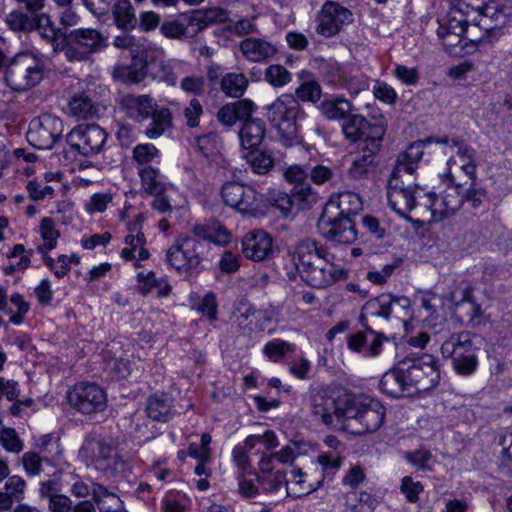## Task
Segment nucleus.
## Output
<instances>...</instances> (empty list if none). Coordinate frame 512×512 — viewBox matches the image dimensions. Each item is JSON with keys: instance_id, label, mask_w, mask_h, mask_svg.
Here are the masks:
<instances>
[{"instance_id": "5701e85b", "label": "nucleus", "mask_w": 512, "mask_h": 512, "mask_svg": "<svg viewBox=\"0 0 512 512\" xmlns=\"http://www.w3.org/2000/svg\"><path fill=\"white\" fill-rule=\"evenodd\" d=\"M243 57L253 63H262L273 58L278 50L275 44L259 37H247L239 43Z\"/></svg>"}, {"instance_id": "e433bc0d", "label": "nucleus", "mask_w": 512, "mask_h": 512, "mask_svg": "<svg viewBox=\"0 0 512 512\" xmlns=\"http://www.w3.org/2000/svg\"><path fill=\"white\" fill-rule=\"evenodd\" d=\"M482 338L470 332H461L452 334L441 347L442 352H468L470 350H479Z\"/></svg>"}, {"instance_id": "aec40b11", "label": "nucleus", "mask_w": 512, "mask_h": 512, "mask_svg": "<svg viewBox=\"0 0 512 512\" xmlns=\"http://www.w3.org/2000/svg\"><path fill=\"white\" fill-rule=\"evenodd\" d=\"M301 278L314 288H326L345 277V271L334 263V260L325 259L320 265H314L304 270Z\"/></svg>"}, {"instance_id": "c756f323", "label": "nucleus", "mask_w": 512, "mask_h": 512, "mask_svg": "<svg viewBox=\"0 0 512 512\" xmlns=\"http://www.w3.org/2000/svg\"><path fill=\"white\" fill-rule=\"evenodd\" d=\"M266 126L263 120L258 118H247L240 131L239 138L243 149H256L264 140Z\"/></svg>"}, {"instance_id": "b1692460", "label": "nucleus", "mask_w": 512, "mask_h": 512, "mask_svg": "<svg viewBox=\"0 0 512 512\" xmlns=\"http://www.w3.org/2000/svg\"><path fill=\"white\" fill-rule=\"evenodd\" d=\"M174 398L167 392H156L146 400L145 412L149 419L166 423L176 415Z\"/></svg>"}, {"instance_id": "4468645a", "label": "nucleus", "mask_w": 512, "mask_h": 512, "mask_svg": "<svg viewBox=\"0 0 512 512\" xmlns=\"http://www.w3.org/2000/svg\"><path fill=\"white\" fill-rule=\"evenodd\" d=\"M317 34L330 38L353 22L352 12L334 1H326L317 14Z\"/></svg>"}, {"instance_id": "0e129e2a", "label": "nucleus", "mask_w": 512, "mask_h": 512, "mask_svg": "<svg viewBox=\"0 0 512 512\" xmlns=\"http://www.w3.org/2000/svg\"><path fill=\"white\" fill-rule=\"evenodd\" d=\"M197 311L205 316L210 322L218 318V303L215 293L207 292L199 304Z\"/></svg>"}, {"instance_id": "c85d7f7f", "label": "nucleus", "mask_w": 512, "mask_h": 512, "mask_svg": "<svg viewBox=\"0 0 512 512\" xmlns=\"http://www.w3.org/2000/svg\"><path fill=\"white\" fill-rule=\"evenodd\" d=\"M299 86L295 89V99L301 102L315 104L322 96V88L316 77L309 70H301L297 73Z\"/></svg>"}, {"instance_id": "4c0bfd02", "label": "nucleus", "mask_w": 512, "mask_h": 512, "mask_svg": "<svg viewBox=\"0 0 512 512\" xmlns=\"http://www.w3.org/2000/svg\"><path fill=\"white\" fill-rule=\"evenodd\" d=\"M112 14L117 28L125 31L136 28L138 20L130 0H117L112 6Z\"/></svg>"}, {"instance_id": "9d476101", "label": "nucleus", "mask_w": 512, "mask_h": 512, "mask_svg": "<svg viewBox=\"0 0 512 512\" xmlns=\"http://www.w3.org/2000/svg\"><path fill=\"white\" fill-rule=\"evenodd\" d=\"M201 247V243L195 238H178L167 250V262L178 272L186 275L193 272H199L201 265L199 250Z\"/></svg>"}, {"instance_id": "8fccbe9b", "label": "nucleus", "mask_w": 512, "mask_h": 512, "mask_svg": "<svg viewBox=\"0 0 512 512\" xmlns=\"http://www.w3.org/2000/svg\"><path fill=\"white\" fill-rule=\"evenodd\" d=\"M498 445L501 446L500 451V469L507 475L512 477V432H505L499 435Z\"/></svg>"}, {"instance_id": "de8ad7c7", "label": "nucleus", "mask_w": 512, "mask_h": 512, "mask_svg": "<svg viewBox=\"0 0 512 512\" xmlns=\"http://www.w3.org/2000/svg\"><path fill=\"white\" fill-rule=\"evenodd\" d=\"M37 447L39 455L49 464H56L62 457L63 450L60 447V443L51 435L41 436L37 441Z\"/></svg>"}, {"instance_id": "1a4fd4ad", "label": "nucleus", "mask_w": 512, "mask_h": 512, "mask_svg": "<svg viewBox=\"0 0 512 512\" xmlns=\"http://www.w3.org/2000/svg\"><path fill=\"white\" fill-rule=\"evenodd\" d=\"M69 405L79 413L92 415L103 412L107 407V394L95 383L80 382L67 394Z\"/></svg>"}, {"instance_id": "6ab92c4d", "label": "nucleus", "mask_w": 512, "mask_h": 512, "mask_svg": "<svg viewBox=\"0 0 512 512\" xmlns=\"http://www.w3.org/2000/svg\"><path fill=\"white\" fill-rule=\"evenodd\" d=\"M296 255V268L300 275L304 270L320 265L325 259L335 260V256L324 245L311 238L304 239L297 245Z\"/></svg>"}, {"instance_id": "39448f33", "label": "nucleus", "mask_w": 512, "mask_h": 512, "mask_svg": "<svg viewBox=\"0 0 512 512\" xmlns=\"http://www.w3.org/2000/svg\"><path fill=\"white\" fill-rule=\"evenodd\" d=\"M354 394L342 391H318L312 397L314 415L320 416L326 425L346 424L348 408L351 407Z\"/></svg>"}, {"instance_id": "864d4df0", "label": "nucleus", "mask_w": 512, "mask_h": 512, "mask_svg": "<svg viewBox=\"0 0 512 512\" xmlns=\"http://www.w3.org/2000/svg\"><path fill=\"white\" fill-rule=\"evenodd\" d=\"M96 470L102 472L107 477H115L123 474L127 469L126 461L118 454L108 457L106 460H101L94 466Z\"/></svg>"}, {"instance_id": "37998d69", "label": "nucleus", "mask_w": 512, "mask_h": 512, "mask_svg": "<svg viewBox=\"0 0 512 512\" xmlns=\"http://www.w3.org/2000/svg\"><path fill=\"white\" fill-rule=\"evenodd\" d=\"M124 243L128 246L121 250V257L125 261L135 260V251L138 249L139 260H147L150 257L149 250L145 247L146 236L145 234L134 235L128 234L124 238Z\"/></svg>"}, {"instance_id": "603ef678", "label": "nucleus", "mask_w": 512, "mask_h": 512, "mask_svg": "<svg viewBox=\"0 0 512 512\" xmlns=\"http://www.w3.org/2000/svg\"><path fill=\"white\" fill-rule=\"evenodd\" d=\"M244 157L250 163L253 172L260 175L268 173L274 164V161L269 154L255 151L254 149H250Z\"/></svg>"}, {"instance_id": "052dcab7", "label": "nucleus", "mask_w": 512, "mask_h": 512, "mask_svg": "<svg viewBox=\"0 0 512 512\" xmlns=\"http://www.w3.org/2000/svg\"><path fill=\"white\" fill-rule=\"evenodd\" d=\"M107 369L117 380L126 379L131 375L133 364L130 360L120 358H110L107 362Z\"/></svg>"}, {"instance_id": "20e7f679", "label": "nucleus", "mask_w": 512, "mask_h": 512, "mask_svg": "<svg viewBox=\"0 0 512 512\" xmlns=\"http://www.w3.org/2000/svg\"><path fill=\"white\" fill-rule=\"evenodd\" d=\"M107 46V38L93 28H79L65 33L63 37V52L70 62H80L89 59Z\"/></svg>"}, {"instance_id": "72a5a7b5", "label": "nucleus", "mask_w": 512, "mask_h": 512, "mask_svg": "<svg viewBox=\"0 0 512 512\" xmlns=\"http://www.w3.org/2000/svg\"><path fill=\"white\" fill-rule=\"evenodd\" d=\"M193 233L198 238L220 246L230 242V233L223 225L216 221H205L204 223L196 224L193 227Z\"/></svg>"}, {"instance_id": "f704fd0d", "label": "nucleus", "mask_w": 512, "mask_h": 512, "mask_svg": "<svg viewBox=\"0 0 512 512\" xmlns=\"http://www.w3.org/2000/svg\"><path fill=\"white\" fill-rule=\"evenodd\" d=\"M320 112L329 120L343 119L351 112L352 103L340 96L326 95L318 106Z\"/></svg>"}, {"instance_id": "680f3d73", "label": "nucleus", "mask_w": 512, "mask_h": 512, "mask_svg": "<svg viewBox=\"0 0 512 512\" xmlns=\"http://www.w3.org/2000/svg\"><path fill=\"white\" fill-rule=\"evenodd\" d=\"M452 364L457 374L470 375L476 370L478 361L474 354H457Z\"/></svg>"}, {"instance_id": "3c124183", "label": "nucleus", "mask_w": 512, "mask_h": 512, "mask_svg": "<svg viewBox=\"0 0 512 512\" xmlns=\"http://www.w3.org/2000/svg\"><path fill=\"white\" fill-rule=\"evenodd\" d=\"M293 206L298 209L310 208L317 201V195L310 185H296L291 190Z\"/></svg>"}, {"instance_id": "a18cd8bd", "label": "nucleus", "mask_w": 512, "mask_h": 512, "mask_svg": "<svg viewBox=\"0 0 512 512\" xmlns=\"http://www.w3.org/2000/svg\"><path fill=\"white\" fill-rule=\"evenodd\" d=\"M220 87L225 95L239 98L248 87V79L243 73H227L222 77Z\"/></svg>"}, {"instance_id": "4d7b16f0", "label": "nucleus", "mask_w": 512, "mask_h": 512, "mask_svg": "<svg viewBox=\"0 0 512 512\" xmlns=\"http://www.w3.org/2000/svg\"><path fill=\"white\" fill-rule=\"evenodd\" d=\"M217 16L214 9H197L191 12L188 17V26L196 27V32L211 25Z\"/></svg>"}, {"instance_id": "412c9836", "label": "nucleus", "mask_w": 512, "mask_h": 512, "mask_svg": "<svg viewBox=\"0 0 512 512\" xmlns=\"http://www.w3.org/2000/svg\"><path fill=\"white\" fill-rule=\"evenodd\" d=\"M435 142V137H428L411 143L401 152L391 174L401 175L405 178H414V173L424 155V147L427 143Z\"/></svg>"}, {"instance_id": "f8f14e48", "label": "nucleus", "mask_w": 512, "mask_h": 512, "mask_svg": "<svg viewBox=\"0 0 512 512\" xmlns=\"http://www.w3.org/2000/svg\"><path fill=\"white\" fill-rule=\"evenodd\" d=\"M418 185L415 178H405L391 174L387 186V198L390 207L402 217H405L416 206Z\"/></svg>"}, {"instance_id": "58836bf2", "label": "nucleus", "mask_w": 512, "mask_h": 512, "mask_svg": "<svg viewBox=\"0 0 512 512\" xmlns=\"http://www.w3.org/2000/svg\"><path fill=\"white\" fill-rule=\"evenodd\" d=\"M80 453L83 457L89 458L93 466L103 459L106 460L108 457L118 454L115 447L104 440L86 441L80 449Z\"/></svg>"}, {"instance_id": "2eb2a0df", "label": "nucleus", "mask_w": 512, "mask_h": 512, "mask_svg": "<svg viewBox=\"0 0 512 512\" xmlns=\"http://www.w3.org/2000/svg\"><path fill=\"white\" fill-rule=\"evenodd\" d=\"M318 228L324 238L339 244H352L357 240L355 222L349 217L323 211Z\"/></svg>"}, {"instance_id": "79ce46f5", "label": "nucleus", "mask_w": 512, "mask_h": 512, "mask_svg": "<svg viewBox=\"0 0 512 512\" xmlns=\"http://www.w3.org/2000/svg\"><path fill=\"white\" fill-rule=\"evenodd\" d=\"M33 253V250L27 251L23 244H16L7 255L11 261L8 265L3 267V272L6 275H11L16 271H24L30 266V258Z\"/></svg>"}, {"instance_id": "09e8293b", "label": "nucleus", "mask_w": 512, "mask_h": 512, "mask_svg": "<svg viewBox=\"0 0 512 512\" xmlns=\"http://www.w3.org/2000/svg\"><path fill=\"white\" fill-rule=\"evenodd\" d=\"M52 177V174H46L44 180L29 181L26 185L29 198L33 201H42L46 198H52L54 196L55 190L53 186L48 185V181H50Z\"/></svg>"}, {"instance_id": "bb28decb", "label": "nucleus", "mask_w": 512, "mask_h": 512, "mask_svg": "<svg viewBox=\"0 0 512 512\" xmlns=\"http://www.w3.org/2000/svg\"><path fill=\"white\" fill-rule=\"evenodd\" d=\"M361 210V198L355 193L343 192L337 196L330 197L323 211L353 219Z\"/></svg>"}, {"instance_id": "dca6fc26", "label": "nucleus", "mask_w": 512, "mask_h": 512, "mask_svg": "<svg viewBox=\"0 0 512 512\" xmlns=\"http://www.w3.org/2000/svg\"><path fill=\"white\" fill-rule=\"evenodd\" d=\"M459 188V185L449 186L441 196L434 193L427 194L425 207L430 211L432 221H442L461 208L464 197L460 194Z\"/></svg>"}, {"instance_id": "2f4dec72", "label": "nucleus", "mask_w": 512, "mask_h": 512, "mask_svg": "<svg viewBox=\"0 0 512 512\" xmlns=\"http://www.w3.org/2000/svg\"><path fill=\"white\" fill-rule=\"evenodd\" d=\"M147 75V61L142 57L133 56L129 65H118L114 68V79L124 84H137Z\"/></svg>"}, {"instance_id": "13d9d810", "label": "nucleus", "mask_w": 512, "mask_h": 512, "mask_svg": "<svg viewBox=\"0 0 512 512\" xmlns=\"http://www.w3.org/2000/svg\"><path fill=\"white\" fill-rule=\"evenodd\" d=\"M0 443L10 453L19 454L24 448L23 441L13 428L6 427L0 431Z\"/></svg>"}, {"instance_id": "c9c22d12", "label": "nucleus", "mask_w": 512, "mask_h": 512, "mask_svg": "<svg viewBox=\"0 0 512 512\" xmlns=\"http://www.w3.org/2000/svg\"><path fill=\"white\" fill-rule=\"evenodd\" d=\"M456 309L463 320L475 325L482 316L481 306L476 302L471 286L465 287L461 292V299L456 303Z\"/></svg>"}, {"instance_id": "7c9ffc66", "label": "nucleus", "mask_w": 512, "mask_h": 512, "mask_svg": "<svg viewBox=\"0 0 512 512\" xmlns=\"http://www.w3.org/2000/svg\"><path fill=\"white\" fill-rule=\"evenodd\" d=\"M381 127L380 125H371L365 117L359 114H348L343 121L342 131L346 139L351 142H357L363 139L361 146L366 144L368 134L372 128Z\"/></svg>"}, {"instance_id": "0eeeda50", "label": "nucleus", "mask_w": 512, "mask_h": 512, "mask_svg": "<svg viewBox=\"0 0 512 512\" xmlns=\"http://www.w3.org/2000/svg\"><path fill=\"white\" fill-rule=\"evenodd\" d=\"M385 130L383 127L372 128L361 149L349 155L350 166L347 175L353 180H362L368 177L375 167V156L381 149Z\"/></svg>"}, {"instance_id": "49530a36", "label": "nucleus", "mask_w": 512, "mask_h": 512, "mask_svg": "<svg viewBox=\"0 0 512 512\" xmlns=\"http://www.w3.org/2000/svg\"><path fill=\"white\" fill-rule=\"evenodd\" d=\"M142 187L151 195H158L164 192L165 186L158 169L151 166H144L139 169Z\"/></svg>"}, {"instance_id": "f03ea898", "label": "nucleus", "mask_w": 512, "mask_h": 512, "mask_svg": "<svg viewBox=\"0 0 512 512\" xmlns=\"http://www.w3.org/2000/svg\"><path fill=\"white\" fill-rule=\"evenodd\" d=\"M45 63L31 52L16 54L4 70V82L14 92H26L44 78Z\"/></svg>"}, {"instance_id": "bf43d9fd", "label": "nucleus", "mask_w": 512, "mask_h": 512, "mask_svg": "<svg viewBox=\"0 0 512 512\" xmlns=\"http://www.w3.org/2000/svg\"><path fill=\"white\" fill-rule=\"evenodd\" d=\"M291 198V194L284 191L272 190L268 193L267 200L273 207L278 209L283 216H288L291 214L294 207Z\"/></svg>"}, {"instance_id": "e2e57ef3", "label": "nucleus", "mask_w": 512, "mask_h": 512, "mask_svg": "<svg viewBox=\"0 0 512 512\" xmlns=\"http://www.w3.org/2000/svg\"><path fill=\"white\" fill-rule=\"evenodd\" d=\"M393 314L402 321L404 325L412 318V309L410 299L406 296L392 295Z\"/></svg>"}, {"instance_id": "f3484780", "label": "nucleus", "mask_w": 512, "mask_h": 512, "mask_svg": "<svg viewBox=\"0 0 512 512\" xmlns=\"http://www.w3.org/2000/svg\"><path fill=\"white\" fill-rule=\"evenodd\" d=\"M464 5L478 13L477 25L486 30L493 28L490 23L494 22L495 27L504 24L510 15L508 0H465Z\"/></svg>"}, {"instance_id": "774afa93", "label": "nucleus", "mask_w": 512, "mask_h": 512, "mask_svg": "<svg viewBox=\"0 0 512 512\" xmlns=\"http://www.w3.org/2000/svg\"><path fill=\"white\" fill-rule=\"evenodd\" d=\"M162 512H185V498L175 492L165 495L161 503Z\"/></svg>"}, {"instance_id": "ea45409f", "label": "nucleus", "mask_w": 512, "mask_h": 512, "mask_svg": "<svg viewBox=\"0 0 512 512\" xmlns=\"http://www.w3.org/2000/svg\"><path fill=\"white\" fill-rule=\"evenodd\" d=\"M297 455L298 447L295 444L284 446L280 451L276 453L263 455L258 464L259 470L264 472H272L275 470V461L282 465H292Z\"/></svg>"}, {"instance_id": "ddd939ff", "label": "nucleus", "mask_w": 512, "mask_h": 512, "mask_svg": "<svg viewBox=\"0 0 512 512\" xmlns=\"http://www.w3.org/2000/svg\"><path fill=\"white\" fill-rule=\"evenodd\" d=\"M393 315L392 295L382 294L374 299L368 300L361 310L360 323L370 333L371 352H378L382 342L387 338L382 333H376L369 327V322L375 318H382L386 321Z\"/></svg>"}, {"instance_id": "338daca9", "label": "nucleus", "mask_w": 512, "mask_h": 512, "mask_svg": "<svg viewBox=\"0 0 512 512\" xmlns=\"http://www.w3.org/2000/svg\"><path fill=\"white\" fill-rule=\"evenodd\" d=\"M244 185L245 184L237 181H228L222 185L221 197L227 206L234 208L240 193H244Z\"/></svg>"}, {"instance_id": "69168bd1", "label": "nucleus", "mask_w": 512, "mask_h": 512, "mask_svg": "<svg viewBox=\"0 0 512 512\" xmlns=\"http://www.w3.org/2000/svg\"><path fill=\"white\" fill-rule=\"evenodd\" d=\"M159 155V150L150 143L138 144L132 151L133 160L139 165H146Z\"/></svg>"}, {"instance_id": "473e14b6", "label": "nucleus", "mask_w": 512, "mask_h": 512, "mask_svg": "<svg viewBox=\"0 0 512 512\" xmlns=\"http://www.w3.org/2000/svg\"><path fill=\"white\" fill-rule=\"evenodd\" d=\"M44 18L33 15L30 12H24L20 9H14L5 17L7 27L17 33H29L40 28Z\"/></svg>"}, {"instance_id": "6e6d98bb", "label": "nucleus", "mask_w": 512, "mask_h": 512, "mask_svg": "<svg viewBox=\"0 0 512 512\" xmlns=\"http://www.w3.org/2000/svg\"><path fill=\"white\" fill-rule=\"evenodd\" d=\"M291 79V73L282 65L273 64L265 70V80L273 87H283Z\"/></svg>"}, {"instance_id": "7ed1b4c3", "label": "nucleus", "mask_w": 512, "mask_h": 512, "mask_svg": "<svg viewBox=\"0 0 512 512\" xmlns=\"http://www.w3.org/2000/svg\"><path fill=\"white\" fill-rule=\"evenodd\" d=\"M347 412L346 426L358 435L376 432L386 416V409L378 400L364 395H354Z\"/></svg>"}, {"instance_id": "a211bd4d", "label": "nucleus", "mask_w": 512, "mask_h": 512, "mask_svg": "<svg viewBox=\"0 0 512 512\" xmlns=\"http://www.w3.org/2000/svg\"><path fill=\"white\" fill-rule=\"evenodd\" d=\"M241 245L244 257L255 262L270 260L275 254L272 237L261 229L247 232L242 238Z\"/></svg>"}, {"instance_id": "9b49d317", "label": "nucleus", "mask_w": 512, "mask_h": 512, "mask_svg": "<svg viewBox=\"0 0 512 512\" xmlns=\"http://www.w3.org/2000/svg\"><path fill=\"white\" fill-rule=\"evenodd\" d=\"M64 125L62 120L52 114H42L31 120L27 139L38 149H52L62 137Z\"/></svg>"}, {"instance_id": "423d86ee", "label": "nucleus", "mask_w": 512, "mask_h": 512, "mask_svg": "<svg viewBox=\"0 0 512 512\" xmlns=\"http://www.w3.org/2000/svg\"><path fill=\"white\" fill-rule=\"evenodd\" d=\"M404 364L408 382L414 391L426 392L434 388L440 380V372L433 354H421L418 357H405Z\"/></svg>"}, {"instance_id": "f257e3e1", "label": "nucleus", "mask_w": 512, "mask_h": 512, "mask_svg": "<svg viewBox=\"0 0 512 512\" xmlns=\"http://www.w3.org/2000/svg\"><path fill=\"white\" fill-rule=\"evenodd\" d=\"M266 115L283 146L289 148L303 143L297 121L304 119L306 114L294 95L282 94L267 107Z\"/></svg>"}, {"instance_id": "a19ab883", "label": "nucleus", "mask_w": 512, "mask_h": 512, "mask_svg": "<svg viewBox=\"0 0 512 512\" xmlns=\"http://www.w3.org/2000/svg\"><path fill=\"white\" fill-rule=\"evenodd\" d=\"M69 114L77 119H92L98 113L93 100L85 93L75 94L68 104Z\"/></svg>"}, {"instance_id": "393cba45", "label": "nucleus", "mask_w": 512, "mask_h": 512, "mask_svg": "<svg viewBox=\"0 0 512 512\" xmlns=\"http://www.w3.org/2000/svg\"><path fill=\"white\" fill-rule=\"evenodd\" d=\"M244 193H240L237 203L234 205L236 211L244 215L253 217L264 216L267 212L268 205L264 195L257 192L250 185H244Z\"/></svg>"}, {"instance_id": "a878e982", "label": "nucleus", "mask_w": 512, "mask_h": 512, "mask_svg": "<svg viewBox=\"0 0 512 512\" xmlns=\"http://www.w3.org/2000/svg\"><path fill=\"white\" fill-rule=\"evenodd\" d=\"M119 105L128 117L136 120L150 118L156 109V104L149 95L126 94L121 97Z\"/></svg>"}, {"instance_id": "c03bdc74", "label": "nucleus", "mask_w": 512, "mask_h": 512, "mask_svg": "<svg viewBox=\"0 0 512 512\" xmlns=\"http://www.w3.org/2000/svg\"><path fill=\"white\" fill-rule=\"evenodd\" d=\"M150 118L152 121L145 130L150 139L160 137L171 126L172 115L168 108L155 109Z\"/></svg>"}, {"instance_id": "6e6552de", "label": "nucleus", "mask_w": 512, "mask_h": 512, "mask_svg": "<svg viewBox=\"0 0 512 512\" xmlns=\"http://www.w3.org/2000/svg\"><path fill=\"white\" fill-rule=\"evenodd\" d=\"M107 137V132L99 125L81 124L67 134L66 141L78 154L93 157L104 150Z\"/></svg>"}, {"instance_id": "5fc2aeb1", "label": "nucleus", "mask_w": 512, "mask_h": 512, "mask_svg": "<svg viewBox=\"0 0 512 512\" xmlns=\"http://www.w3.org/2000/svg\"><path fill=\"white\" fill-rule=\"evenodd\" d=\"M257 480L265 491H276L283 483H286V473L283 470H273L272 472L259 470Z\"/></svg>"}, {"instance_id": "4be33fe9", "label": "nucleus", "mask_w": 512, "mask_h": 512, "mask_svg": "<svg viewBox=\"0 0 512 512\" xmlns=\"http://www.w3.org/2000/svg\"><path fill=\"white\" fill-rule=\"evenodd\" d=\"M403 367L404 364L399 360L395 367L382 376L380 389L383 393L393 398L406 397L414 394V391L407 381L408 378Z\"/></svg>"}, {"instance_id": "cd10ccee", "label": "nucleus", "mask_w": 512, "mask_h": 512, "mask_svg": "<svg viewBox=\"0 0 512 512\" xmlns=\"http://www.w3.org/2000/svg\"><path fill=\"white\" fill-rule=\"evenodd\" d=\"M256 109L255 104L249 99H241L222 106L217 112L218 121L228 127L237 121H245Z\"/></svg>"}]
</instances>
